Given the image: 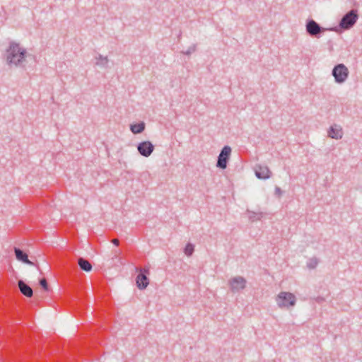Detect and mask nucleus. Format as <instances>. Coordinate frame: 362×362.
<instances>
[{"instance_id": "19", "label": "nucleus", "mask_w": 362, "mask_h": 362, "mask_svg": "<svg viewBox=\"0 0 362 362\" xmlns=\"http://www.w3.org/2000/svg\"><path fill=\"white\" fill-rule=\"evenodd\" d=\"M197 49L196 45H192L190 46L186 51L182 52L184 54L190 55L192 53L194 52Z\"/></svg>"}, {"instance_id": "11", "label": "nucleus", "mask_w": 362, "mask_h": 362, "mask_svg": "<svg viewBox=\"0 0 362 362\" xmlns=\"http://www.w3.org/2000/svg\"><path fill=\"white\" fill-rule=\"evenodd\" d=\"M327 134L329 137L339 140L343 137L344 132L340 125L334 124L329 127Z\"/></svg>"}, {"instance_id": "9", "label": "nucleus", "mask_w": 362, "mask_h": 362, "mask_svg": "<svg viewBox=\"0 0 362 362\" xmlns=\"http://www.w3.org/2000/svg\"><path fill=\"white\" fill-rule=\"evenodd\" d=\"M148 273V269H142L140 270L139 274L136 276V286L141 290L145 289L149 284V280L146 276V274Z\"/></svg>"}, {"instance_id": "6", "label": "nucleus", "mask_w": 362, "mask_h": 362, "mask_svg": "<svg viewBox=\"0 0 362 362\" xmlns=\"http://www.w3.org/2000/svg\"><path fill=\"white\" fill-rule=\"evenodd\" d=\"M246 279L241 276L233 277L228 281V284L233 293L243 290L246 287Z\"/></svg>"}, {"instance_id": "17", "label": "nucleus", "mask_w": 362, "mask_h": 362, "mask_svg": "<svg viewBox=\"0 0 362 362\" xmlns=\"http://www.w3.org/2000/svg\"><path fill=\"white\" fill-rule=\"evenodd\" d=\"M319 263V259L316 257L310 258L307 262V267L309 269H314L317 267Z\"/></svg>"}, {"instance_id": "21", "label": "nucleus", "mask_w": 362, "mask_h": 362, "mask_svg": "<svg viewBox=\"0 0 362 362\" xmlns=\"http://www.w3.org/2000/svg\"><path fill=\"white\" fill-rule=\"evenodd\" d=\"M282 190L281 189L280 187H275V194L277 195L278 197H281L282 195Z\"/></svg>"}, {"instance_id": "3", "label": "nucleus", "mask_w": 362, "mask_h": 362, "mask_svg": "<svg viewBox=\"0 0 362 362\" xmlns=\"http://www.w3.org/2000/svg\"><path fill=\"white\" fill-rule=\"evenodd\" d=\"M358 19V11L356 10L352 9L342 17L339 25L344 30H349L355 25Z\"/></svg>"}, {"instance_id": "13", "label": "nucleus", "mask_w": 362, "mask_h": 362, "mask_svg": "<svg viewBox=\"0 0 362 362\" xmlns=\"http://www.w3.org/2000/svg\"><path fill=\"white\" fill-rule=\"evenodd\" d=\"M18 284V288L22 294H23L25 296L28 298H30L33 296V291L32 288L29 285L25 284L23 280H19Z\"/></svg>"}, {"instance_id": "18", "label": "nucleus", "mask_w": 362, "mask_h": 362, "mask_svg": "<svg viewBox=\"0 0 362 362\" xmlns=\"http://www.w3.org/2000/svg\"><path fill=\"white\" fill-rule=\"evenodd\" d=\"M184 252L186 255L191 256L194 252V245L190 243H188L185 246Z\"/></svg>"}, {"instance_id": "10", "label": "nucleus", "mask_w": 362, "mask_h": 362, "mask_svg": "<svg viewBox=\"0 0 362 362\" xmlns=\"http://www.w3.org/2000/svg\"><path fill=\"white\" fill-rule=\"evenodd\" d=\"M255 173L256 177L262 180L269 179L272 175V172L267 165H256L255 168Z\"/></svg>"}, {"instance_id": "5", "label": "nucleus", "mask_w": 362, "mask_h": 362, "mask_svg": "<svg viewBox=\"0 0 362 362\" xmlns=\"http://www.w3.org/2000/svg\"><path fill=\"white\" fill-rule=\"evenodd\" d=\"M232 149L229 146H225L219 156H218V160L216 163V166L221 169H226L227 167L228 161L230 158L231 154Z\"/></svg>"}, {"instance_id": "22", "label": "nucleus", "mask_w": 362, "mask_h": 362, "mask_svg": "<svg viewBox=\"0 0 362 362\" xmlns=\"http://www.w3.org/2000/svg\"><path fill=\"white\" fill-rule=\"evenodd\" d=\"M112 243L115 245L117 246V245H119V240H118V239H113V240H112Z\"/></svg>"}, {"instance_id": "20", "label": "nucleus", "mask_w": 362, "mask_h": 362, "mask_svg": "<svg viewBox=\"0 0 362 362\" xmlns=\"http://www.w3.org/2000/svg\"><path fill=\"white\" fill-rule=\"evenodd\" d=\"M40 285L42 287L44 290L48 291V284L45 279H42L40 280Z\"/></svg>"}, {"instance_id": "1", "label": "nucleus", "mask_w": 362, "mask_h": 362, "mask_svg": "<svg viewBox=\"0 0 362 362\" xmlns=\"http://www.w3.org/2000/svg\"><path fill=\"white\" fill-rule=\"evenodd\" d=\"M28 55L27 49L24 47L12 41L5 51L4 59L10 68H25Z\"/></svg>"}, {"instance_id": "15", "label": "nucleus", "mask_w": 362, "mask_h": 362, "mask_svg": "<svg viewBox=\"0 0 362 362\" xmlns=\"http://www.w3.org/2000/svg\"><path fill=\"white\" fill-rule=\"evenodd\" d=\"M78 264L80 268L86 272H89L92 270L93 267L91 264L88 260L85 259L83 257L78 258Z\"/></svg>"}, {"instance_id": "2", "label": "nucleus", "mask_w": 362, "mask_h": 362, "mask_svg": "<svg viewBox=\"0 0 362 362\" xmlns=\"http://www.w3.org/2000/svg\"><path fill=\"white\" fill-rule=\"evenodd\" d=\"M276 302L280 308H288L296 303V298L290 292L281 291L276 298Z\"/></svg>"}, {"instance_id": "14", "label": "nucleus", "mask_w": 362, "mask_h": 362, "mask_svg": "<svg viewBox=\"0 0 362 362\" xmlns=\"http://www.w3.org/2000/svg\"><path fill=\"white\" fill-rule=\"evenodd\" d=\"M110 59L107 56H103L102 54H98L95 57V65L107 69L109 66Z\"/></svg>"}, {"instance_id": "8", "label": "nucleus", "mask_w": 362, "mask_h": 362, "mask_svg": "<svg viewBox=\"0 0 362 362\" xmlns=\"http://www.w3.org/2000/svg\"><path fill=\"white\" fill-rule=\"evenodd\" d=\"M154 146L150 141H144L138 144L137 150L144 157H149L154 151Z\"/></svg>"}, {"instance_id": "4", "label": "nucleus", "mask_w": 362, "mask_h": 362, "mask_svg": "<svg viewBox=\"0 0 362 362\" xmlns=\"http://www.w3.org/2000/svg\"><path fill=\"white\" fill-rule=\"evenodd\" d=\"M332 74L336 83H343L348 78L349 71L344 64H339L333 68Z\"/></svg>"}, {"instance_id": "12", "label": "nucleus", "mask_w": 362, "mask_h": 362, "mask_svg": "<svg viewBox=\"0 0 362 362\" xmlns=\"http://www.w3.org/2000/svg\"><path fill=\"white\" fill-rule=\"evenodd\" d=\"M13 250L16 255V257L18 261L22 262L28 265H35V264L33 262L29 260L28 255L25 252L21 250L18 247H14Z\"/></svg>"}, {"instance_id": "16", "label": "nucleus", "mask_w": 362, "mask_h": 362, "mask_svg": "<svg viewBox=\"0 0 362 362\" xmlns=\"http://www.w3.org/2000/svg\"><path fill=\"white\" fill-rule=\"evenodd\" d=\"M145 123L141 122L137 124H133L130 125V130L133 134H137L143 132L145 129Z\"/></svg>"}, {"instance_id": "7", "label": "nucleus", "mask_w": 362, "mask_h": 362, "mask_svg": "<svg viewBox=\"0 0 362 362\" xmlns=\"http://www.w3.org/2000/svg\"><path fill=\"white\" fill-rule=\"evenodd\" d=\"M306 32L313 37H318L319 35L326 30L325 28H322L314 20H309L305 25Z\"/></svg>"}]
</instances>
